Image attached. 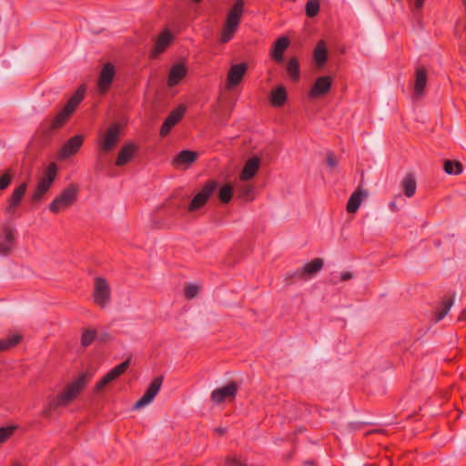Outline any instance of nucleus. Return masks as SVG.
Instances as JSON below:
<instances>
[{"mask_svg":"<svg viewBox=\"0 0 466 466\" xmlns=\"http://www.w3.org/2000/svg\"><path fill=\"white\" fill-rule=\"evenodd\" d=\"M89 377L90 376L87 373H83L72 383H70L66 390L61 395H59L57 400H54L49 403L48 407L44 410V414L49 417L51 415L52 410H55L60 405H66L71 402L85 388Z\"/></svg>","mask_w":466,"mask_h":466,"instance_id":"obj_1","label":"nucleus"},{"mask_svg":"<svg viewBox=\"0 0 466 466\" xmlns=\"http://www.w3.org/2000/svg\"><path fill=\"white\" fill-rule=\"evenodd\" d=\"M244 11V2L238 0L227 12L224 26L220 35L222 43H228L237 31Z\"/></svg>","mask_w":466,"mask_h":466,"instance_id":"obj_2","label":"nucleus"},{"mask_svg":"<svg viewBox=\"0 0 466 466\" xmlns=\"http://www.w3.org/2000/svg\"><path fill=\"white\" fill-rule=\"evenodd\" d=\"M78 192V187L69 185L58 195L49 205V210L53 213H59L61 210L73 205L76 201Z\"/></svg>","mask_w":466,"mask_h":466,"instance_id":"obj_3","label":"nucleus"},{"mask_svg":"<svg viewBox=\"0 0 466 466\" xmlns=\"http://www.w3.org/2000/svg\"><path fill=\"white\" fill-rule=\"evenodd\" d=\"M56 176V165L52 163L48 166L43 176L39 178L35 191L31 195L33 202H38L43 196L49 190Z\"/></svg>","mask_w":466,"mask_h":466,"instance_id":"obj_4","label":"nucleus"},{"mask_svg":"<svg viewBox=\"0 0 466 466\" xmlns=\"http://www.w3.org/2000/svg\"><path fill=\"white\" fill-rule=\"evenodd\" d=\"M121 135V126L117 123L111 124L99 135L98 147L101 151H111L117 144Z\"/></svg>","mask_w":466,"mask_h":466,"instance_id":"obj_5","label":"nucleus"},{"mask_svg":"<svg viewBox=\"0 0 466 466\" xmlns=\"http://www.w3.org/2000/svg\"><path fill=\"white\" fill-rule=\"evenodd\" d=\"M323 265L324 262L322 258H314L312 261L305 264L294 272L289 273L286 277V280L289 281L291 279L298 278L304 281H309L316 277V275L322 269Z\"/></svg>","mask_w":466,"mask_h":466,"instance_id":"obj_6","label":"nucleus"},{"mask_svg":"<svg viewBox=\"0 0 466 466\" xmlns=\"http://www.w3.org/2000/svg\"><path fill=\"white\" fill-rule=\"evenodd\" d=\"M163 382V377L159 376L153 380L144 395L135 403L134 409L140 410L149 405L158 393Z\"/></svg>","mask_w":466,"mask_h":466,"instance_id":"obj_7","label":"nucleus"},{"mask_svg":"<svg viewBox=\"0 0 466 466\" xmlns=\"http://www.w3.org/2000/svg\"><path fill=\"white\" fill-rule=\"evenodd\" d=\"M94 300L102 308L106 307L110 300V287L103 278L95 279Z\"/></svg>","mask_w":466,"mask_h":466,"instance_id":"obj_8","label":"nucleus"},{"mask_svg":"<svg viewBox=\"0 0 466 466\" xmlns=\"http://www.w3.org/2000/svg\"><path fill=\"white\" fill-rule=\"evenodd\" d=\"M217 188V183L210 181L203 187V189L197 194L188 206L189 211H194L200 208L208 201V198L214 193Z\"/></svg>","mask_w":466,"mask_h":466,"instance_id":"obj_9","label":"nucleus"},{"mask_svg":"<svg viewBox=\"0 0 466 466\" xmlns=\"http://www.w3.org/2000/svg\"><path fill=\"white\" fill-rule=\"evenodd\" d=\"M247 65L245 63L232 65L228 70L226 79V88L232 89L238 86L247 71Z\"/></svg>","mask_w":466,"mask_h":466,"instance_id":"obj_10","label":"nucleus"},{"mask_svg":"<svg viewBox=\"0 0 466 466\" xmlns=\"http://www.w3.org/2000/svg\"><path fill=\"white\" fill-rule=\"evenodd\" d=\"M174 39L173 34L168 30H163L155 41L154 47L151 50L150 56L153 58L157 57L162 54Z\"/></svg>","mask_w":466,"mask_h":466,"instance_id":"obj_11","label":"nucleus"},{"mask_svg":"<svg viewBox=\"0 0 466 466\" xmlns=\"http://www.w3.org/2000/svg\"><path fill=\"white\" fill-rule=\"evenodd\" d=\"M332 77L329 76H319L316 79L311 86L309 96L311 98H316L320 96L326 95L331 88Z\"/></svg>","mask_w":466,"mask_h":466,"instance_id":"obj_12","label":"nucleus"},{"mask_svg":"<svg viewBox=\"0 0 466 466\" xmlns=\"http://www.w3.org/2000/svg\"><path fill=\"white\" fill-rule=\"evenodd\" d=\"M187 67L185 63L177 62L171 66L167 75V86L173 87L187 76Z\"/></svg>","mask_w":466,"mask_h":466,"instance_id":"obj_13","label":"nucleus"},{"mask_svg":"<svg viewBox=\"0 0 466 466\" xmlns=\"http://www.w3.org/2000/svg\"><path fill=\"white\" fill-rule=\"evenodd\" d=\"M186 111V107L184 106H178L176 109H174L169 116L166 118L163 123L160 135L161 137H166L172 127L182 118L184 113Z\"/></svg>","mask_w":466,"mask_h":466,"instance_id":"obj_14","label":"nucleus"},{"mask_svg":"<svg viewBox=\"0 0 466 466\" xmlns=\"http://www.w3.org/2000/svg\"><path fill=\"white\" fill-rule=\"evenodd\" d=\"M115 76V67L111 63H106L102 67L97 82L98 90L104 93L111 85Z\"/></svg>","mask_w":466,"mask_h":466,"instance_id":"obj_15","label":"nucleus"},{"mask_svg":"<svg viewBox=\"0 0 466 466\" xmlns=\"http://www.w3.org/2000/svg\"><path fill=\"white\" fill-rule=\"evenodd\" d=\"M238 385L231 382L225 387L216 389L211 392V400L215 403H220L226 399H233L236 395Z\"/></svg>","mask_w":466,"mask_h":466,"instance_id":"obj_16","label":"nucleus"},{"mask_svg":"<svg viewBox=\"0 0 466 466\" xmlns=\"http://www.w3.org/2000/svg\"><path fill=\"white\" fill-rule=\"evenodd\" d=\"M137 149V146L133 143L122 146L116 156V166L123 167L128 164L134 158Z\"/></svg>","mask_w":466,"mask_h":466,"instance_id":"obj_17","label":"nucleus"},{"mask_svg":"<svg viewBox=\"0 0 466 466\" xmlns=\"http://www.w3.org/2000/svg\"><path fill=\"white\" fill-rule=\"evenodd\" d=\"M129 360L120 363L112 369L106 376L96 384V390H101L107 383L113 381L123 374L129 366Z\"/></svg>","mask_w":466,"mask_h":466,"instance_id":"obj_18","label":"nucleus"},{"mask_svg":"<svg viewBox=\"0 0 466 466\" xmlns=\"http://www.w3.org/2000/svg\"><path fill=\"white\" fill-rule=\"evenodd\" d=\"M26 188H27V184L25 182L14 189L13 194L8 200V206L6 208L7 213H9L11 215H13L15 213V208L19 206V204L26 191Z\"/></svg>","mask_w":466,"mask_h":466,"instance_id":"obj_19","label":"nucleus"},{"mask_svg":"<svg viewBox=\"0 0 466 466\" xmlns=\"http://www.w3.org/2000/svg\"><path fill=\"white\" fill-rule=\"evenodd\" d=\"M198 157V154L190 150L181 151L173 160V165L178 168L187 169Z\"/></svg>","mask_w":466,"mask_h":466,"instance_id":"obj_20","label":"nucleus"},{"mask_svg":"<svg viewBox=\"0 0 466 466\" xmlns=\"http://www.w3.org/2000/svg\"><path fill=\"white\" fill-rule=\"evenodd\" d=\"M427 83V75L424 68H417L413 86V98L419 99L422 96Z\"/></svg>","mask_w":466,"mask_h":466,"instance_id":"obj_21","label":"nucleus"},{"mask_svg":"<svg viewBox=\"0 0 466 466\" xmlns=\"http://www.w3.org/2000/svg\"><path fill=\"white\" fill-rule=\"evenodd\" d=\"M260 160L257 157H253L247 160L240 173L239 178L242 180L251 179L258 170Z\"/></svg>","mask_w":466,"mask_h":466,"instance_id":"obj_22","label":"nucleus"},{"mask_svg":"<svg viewBox=\"0 0 466 466\" xmlns=\"http://www.w3.org/2000/svg\"><path fill=\"white\" fill-rule=\"evenodd\" d=\"M83 143L82 136H75L71 137L62 147L60 156L63 158L69 157L74 155L81 147Z\"/></svg>","mask_w":466,"mask_h":466,"instance_id":"obj_23","label":"nucleus"},{"mask_svg":"<svg viewBox=\"0 0 466 466\" xmlns=\"http://www.w3.org/2000/svg\"><path fill=\"white\" fill-rule=\"evenodd\" d=\"M289 41L286 36L279 37L274 44L270 56L277 63L283 61V54L288 48Z\"/></svg>","mask_w":466,"mask_h":466,"instance_id":"obj_24","label":"nucleus"},{"mask_svg":"<svg viewBox=\"0 0 466 466\" xmlns=\"http://www.w3.org/2000/svg\"><path fill=\"white\" fill-rule=\"evenodd\" d=\"M400 187L407 198H411L417 188L416 177L413 173L408 172L400 181Z\"/></svg>","mask_w":466,"mask_h":466,"instance_id":"obj_25","label":"nucleus"},{"mask_svg":"<svg viewBox=\"0 0 466 466\" xmlns=\"http://www.w3.org/2000/svg\"><path fill=\"white\" fill-rule=\"evenodd\" d=\"M368 197V193L361 189L355 191L350 198L347 204V211L349 213H355L361 204L363 198Z\"/></svg>","mask_w":466,"mask_h":466,"instance_id":"obj_26","label":"nucleus"},{"mask_svg":"<svg viewBox=\"0 0 466 466\" xmlns=\"http://www.w3.org/2000/svg\"><path fill=\"white\" fill-rule=\"evenodd\" d=\"M327 54L328 51L326 44L324 41L321 40L317 44L313 52L314 61L317 64L318 67L320 68L324 66V64L327 61Z\"/></svg>","mask_w":466,"mask_h":466,"instance_id":"obj_27","label":"nucleus"},{"mask_svg":"<svg viewBox=\"0 0 466 466\" xmlns=\"http://www.w3.org/2000/svg\"><path fill=\"white\" fill-rule=\"evenodd\" d=\"M72 114L71 111H68L67 108L64 107L61 109L56 116L50 120L49 127L52 129L59 128L67 120V118Z\"/></svg>","mask_w":466,"mask_h":466,"instance_id":"obj_28","label":"nucleus"},{"mask_svg":"<svg viewBox=\"0 0 466 466\" xmlns=\"http://www.w3.org/2000/svg\"><path fill=\"white\" fill-rule=\"evenodd\" d=\"M13 234L9 229L5 231L4 235H0V254L5 255L7 254L13 245Z\"/></svg>","mask_w":466,"mask_h":466,"instance_id":"obj_29","label":"nucleus"},{"mask_svg":"<svg viewBox=\"0 0 466 466\" xmlns=\"http://www.w3.org/2000/svg\"><path fill=\"white\" fill-rule=\"evenodd\" d=\"M287 99V93L284 86H279L271 92L270 101L274 106H281Z\"/></svg>","mask_w":466,"mask_h":466,"instance_id":"obj_30","label":"nucleus"},{"mask_svg":"<svg viewBox=\"0 0 466 466\" xmlns=\"http://www.w3.org/2000/svg\"><path fill=\"white\" fill-rule=\"evenodd\" d=\"M287 73L293 81H298L299 78V66L296 57L290 58L286 66Z\"/></svg>","mask_w":466,"mask_h":466,"instance_id":"obj_31","label":"nucleus"},{"mask_svg":"<svg viewBox=\"0 0 466 466\" xmlns=\"http://www.w3.org/2000/svg\"><path fill=\"white\" fill-rule=\"evenodd\" d=\"M237 190L240 197L247 199H251L250 196L253 193L254 187L252 184L248 182V180H242L239 178V182L237 184Z\"/></svg>","mask_w":466,"mask_h":466,"instance_id":"obj_32","label":"nucleus"},{"mask_svg":"<svg viewBox=\"0 0 466 466\" xmlns=\"http://www.w3.org/2000/svg\"><path fill=\"white\" fill-rule=\"evenodd\" d=\"M84 93L85 88L79 87L77 91L73 95V96L69 99V101L66 103L65 107L67 108L68 111H71L73 113L77 105L83 100Z\"/></svg>","mask_w":466,"mask_h":466,"instance_id":"obj_33","label":"nucleus"},{"mask_svg":"<svg viewBox=\"0 0 466 466\" xmlns=\"http://www.w3.org/2000/svg\"><path fill=\"white\" fill-rule=\"evenodd\" d=\"M22 339V336L15 334L5 339L0 340V351L6 350L15 345L18 344Z\"/></svg>","mask_w":466,"mask_h":466,"instance_id":"obj_34","label":"nucleus"},{"mask_svg":"<svg viewBox=\"0 0 466 466\" xmlns=\"http://www.w3.org/2000/svg\"><path fill=\"white\" fill-rule=\"evenodd\" d=\"M444 170L449 175H459L462 172V165L456 161L452 162L451 160L444 161Z\"/></svg>","mask_w":466,"mask_h":466,"instance_id":"obj_35","label":"nucleus"},{"mask_svg":"<svg viewBox=\"0 0 466 466\" xmlns=\"http://www.w3.org/2000/svg\"><path fill=\"white\" fill-rule=\"evenodd\" d=\"M320 10V1L319 0H309L305 5L306 15L309 17L316 16Z\"/></svg>","mask_w":466,"mask_h":466,"instance_id":"obj_36","label":"nucleus"},{"mask_svg":"<svg viewBox=\"0 0 466 466\" xmlns=\"http://www.w3.org/2000/svg\"><path fill=\"white\" fill-rule=\"evenodd\" d=\"M96 339V331L92 329L83 330L81 337V344L83 347L89 346Z\"/></svg>","mask_w":466,"mask_h":466,"instance_id":"obj_37","label":"nucleus"},{"mask_svg":"<svg viewBox=\"0 0 466 466\" xmlns=\"http://www.w3.org/2000/svg\"><path fill=\"white\" fill-rule=\"evenodd\" d=\"M233 193V187L231 185H225L223 186L218 192V198L219 199L224 202L228 203L230 201L232 198Z\"/></svg>","mask_w":466,"mask_h":466,"instance_id":"obj_38","label":"nucleus"},{"mask_svg":"<svg viewBox=\"0 0 466 466\" xmlns=\"http://www.w3.org/2000/svg\"><path fill=\"white\" fill-rule=\"evenodd\" d=\"M453 303H454L453 299L445 301L443 303L441 310L437 313V315L435 317V321H437V322L441 321L448 314V312L451 309V308L452 307Z\"/></svg>","mask_w":466,"mask_h":466,"instance_id":"obj_39","label":"nucleus"},{"mask_svg":"<svg viewBox=\"0 0 466 466\" xmlns=\"http://www.w3.org/2000/svg\"><path fill=\"white\" fill-rule=\"evenodd\" d=\"M15 429V426L0 428V443L5 441L13 434Z\"/></svg>","mask_w":466,"mask_h":466,"instance_id":"obj_40","label":"nucleus"},{"mask_svg":"<svg viewBox=\"0 0 466 466\" xmlns=\"http://www.w3.org/2000/svg\"><path fill=\"white\" fill-rule=\"evenodd\" d=\"M199 288L197 285L188 284L185 288V294L187 299L195 298L198 293Z\"/></svg>","mask_w":466,"mask_h":466,"instance_id":"obj_41","label":"nucleus"},{"mask_svg":"<svg viewBox=\"0 0 466 466\" xmlns=\"http://www.w3.org/2000/svg\"><path fill=\"white\" fill-rule=\"evenodd\" d=\"M12 179V175L9 171L5 172L1 177H0V189H5Z\"/></svg>","mask_w":466,"mask_h":466,"instance_id":"obj_42","label":"nucleus"},{"mask_svg":"<svg viewBox=\"0 0 466 466\" xmlns=\"http://www.w3.org/2000/svg\"><path fill=\"white\" fill-rule=\"evenodd\" d=\"M424 1L425 0H408L414 11L420 10L423 5Z\"/></svg>","mask_w":466,"mask_h":466,"instance_id":"obj_43","label":"nucleus"},{"mask_svg":"<svg viewBox=\"0 0 466 466\" xmlns=\"http://www.w3.org/2000/svg\"><path fill=\"white\" fill-rule=\"evenodd\" d=\"M327 164L331 168H333V167H335L337 166L338 160H337L336 157L332 153L328 155Z\"/></svg>","mask_w":466,"mask_h":466,"instance_id":"obj_44","label":"nucleus"},{"mask_svg":"<svg viewBox=\"0 0 466 466\" xmlns=\"http://www.w3.org/2000/svg\"><path fill=\"white\" fill-rule=\"evenodd\" d=\"M96 339L104 342L109 339V334L107 332H101L99 334L96 333Z\"/></svg>","mask_w":466,"mask_h":466,"instance_id":"obj_45","label":"nucleus"},{"mask_svg":"<svg viewBox=\"0 0 466 466\" xmlns=\"http://www.w3.org/2000/svg\"><path fill=\"white\" fill-rule=\"evenodd\" d=\"M353 278V275L351 272H344L341 275V280L346 281Z\"/></svg>","mask_w":466,"mask_h":466,"instance_id":"obj_46","label":"nucleus"},{"mask_svg":"<svg viewBox=\"0 0 466 466\" xmlns=\"http://www.w3.org/2000/svg\"><path fill=\"white\" fill-rule=\"evenodd\" d=\"M226 428L218 427L215 430L216 432H218L220 435H223L226 432Z\"/></svg>","mask_w":466,"mask_h":466,"instance_id":"obj_47","label":"nucleus"},{"mask_svg":"<svg viewBox=\"0 0 466 466\" xmlns=\"http://www.w3.org/2000/svg\"><path fill=\"white\" fill-rule=\"evenodd\" d=\"M390 208L392 210V211H395L397 210V206H396V203L394 201L390 202Z\"/></svg>","mask_w":466,"mask_h":466,"instance_id":"obj_48","label":"nucleus"},{"mask_svg":"<svg viewBox=\"0 0 466 466\" xmlns=\"http://www.w3.org/2000/svg\"><path fill=\"white\" fill-rule=\"evenodd\" d=\"M461 2H462V6L464 8V12L466 14V0H461Z\"/></svg>","mask_w":466,"mask_h":466,"instance_id":"obj_49","label":"nucleus"},{"mask_svg":"<svg viewBox=\"0 0 466 466\" xmlns=\"http://www.w3.org/2000/svg\"><path fill=\"white\" fill-rule=\"evenodd\" d=\"M13 466H20V463L19 462H14Z\"/></svg>","mask_w":466,"mask_h":466,"instance_id":"obj_50","label":"nucleus"}]
</instances>
